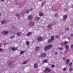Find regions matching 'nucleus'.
<instances>
[{"label": "nucleus", "instance_id": "nucleus-1", "mask_svg": "<svg viewBox=\"0 0 73 73\" xmlns=\"http://www.w3.org/2000/svg\"><path fill=\"white\" fill-rule=\"evenodd\" d=\"M54 40V36H52L51 37V39H49L48 41V43L50 44L51 42L53 41Z\"/></svg>", "mask_w": 73, "mask_h": 73}, {"label": "nucleus", "instance_id": "nucleus-2", "mask_svg": "<svg viewBox=\"0 0 73 73\" xmlns=\"http://www.w3.org/2000/svg\"><path fill=\"white\" fill-rule=\"evenodd\" d=\"M50 69H49V68H46L45 71V73H48L50 71Z\"/></svg>", "mask_w": 73, "mask_h": 73}, {"label": "nucleus", "instance_id": "nucleus-3", "mask_svg": "<svg viewBox=\"0 0 73 73\" xmlns=\"http://www.w3.org/2000/svg\"><path fill=\"white\" fill-rule=\"evenodd\" d=\"M8 31H4L2 32V34L3 35H7V34H8Z\"/></svg>", "mask_w": 73, "mask_h": 73}, {"label": "nucleus", "instance_id": "nucleus-4", "mask_svg": "<svg viewBox=\"0 0 73 73\" xmlns=\"http://www.w3.org/2000/svg\"><path fill=\"white\" fill-rule=\"evenodd\" d=\"M67 17H68V16L66 15H65L63 17V19L64 20H66L67 19Z\"/></svg>", "mask_w": 73, "mask_h": 73}, {"label": "nucleus", "instance_id": "nucleus-5", "mask_svg": "<svg viewBox=\"0 0 73 73\" xmlns=\"http://www.w3.org/2000/svg\"><path fill=\"white\" fill-rule=\"evenodd\" d=\"M37 40L38 41H41L42 40V38H41V37H38L37 38Z\"/></svg>", "mask_w": 73, "mask_h": 73}, {"label": "nucleus", "instance_id": "nucleus-6", "mask_svg": "<svg viewBox=\"0 0 73 73\" xmlns=\"http://www.w3.org/2000/svg\"><path fill=\"white\" fill-rule=\"evenodd\" d=\"M69 61H70V60H69V59H68L66 60L65 62L66 64H69Z\"/></svg>", "mask_w": 73, "mask_h": 73}, {"label": "nucleus", "instance_id": "nucleus-7", "mask_svg": "<svg viewBox=\"0 0 73 73\" xmlns=\"http://www.w3.org/2000/svg\"><path fill=\"white\" fill-rule=\"evenodd\" d=\"M52 47V45H49L48 46H47V48L48 49H50Z\"/></svg>", "mask_w": 73, "mask_h": 73}, {"label": "nucleus", "instance_id": "nucleus-8", "mask_svg": "<svg viewBox=\"0 0 73 73\" xmlns=\"http://www.w3.org/2000/svg\"><path fill=\"white\" fill-rule=\"evenodd\" d=\"M28 19L29 20L32 19V15H29L28 17Z\"/></svg>", "mask_w": 73, "mask_h": 73}, {"label": "nucleus", "instance_id": "nucleus-9", "mask_svg": "<svg viewBox=\"0 0 73 73\" xmlns=\"http://www.w3.org/2000/svg\"><path fill=\"white\" fill-rule=\"evenodd\" d=\"M46 56V54L45 53H44L42 54V57H45Z\"/></svg>", "mask_w": 73, "mask_h": 73}, {"label": "nucleus", "instance_id": "nucleus-10", "mask_svg": "<svg viewBox=\"0 0 73 73\" xmlns=\"http://www.w3.org/2000/svg\"><path fill=\"white\" fill-rule=\"evenodd\" d=\"M31 35H32V33H29L26 35V36H29Z\"/></svg>", "mask_w": 73, "mask_h": 73}, {"label": "nucleus", "instance_id": "nucleus-11", "mask_svg": "<svg viewBox=\"0 0 73 73\" xmlns=\"http://www.w3.org/2000/svg\"><path fill=\"white\" fill-rule=\"evenodd\" d=\"M34 68H36L38 66L37 64V63H35L34 64Z\"/></svg>", "mask_w": 73, "mask_h": 73}, {"label": "nucleus", "instance_id": "nucleus-12", "mask_svg": "<svg viewBox=\"0 0 73 73\" xmlns=\"http://www.w3.org/2000/svg\"><path fill=\"white\" fill-rule=\"evenodd\" d=\"M40 18L37 17H36L35 20L36 21H38L39 20H40Z\"/></svg>", "mask_w": 73, "mask_h": 73}, {"label": "nucleus", "instance_id": "nucleus-13", "mask_svg": "<svg viewBox=\"0 0 73 73\" xmlns=\"http://www.w3.org/2000/svg\"><path fill=\"white\" fill-rule=\"evenodd\" d=\"M12 66V65L11 64H10L7 67L8 68H11Z\"/></svg>", "mask_w": 73, "mask_h": 73}, {"label": "nucleus", "instance_id": "nucleus-14", "mask_svg": "<svg viewBox=\"0 0 73 73\" xmlns=\"http://www.w3.org/2000/svg\"><path fill=\"white\" fill-rule=\"evenodd\" d=\"M11 49L13 51L16 50H17V48H11Z\"/></svg>", "mask_w": 73, "mask_h": 73}, {"label": "nucleus", "instance_id": "nucleus-15", "mask_svg": "<svg viewBox=\"0 0 73 73\" xmlns=\"http://www.w3.org/2000/svg\"><path fill=\"white\" fill-rule=\"evenodd\" d=\"M39 16H44V15H43V14H42L41 13H40L39 14Z\"/></svg>", "mask_w": 73, "mask_h": 73}, {"label": "nucleus", "instance_id": "nucleus-16", "mask_svg": "<svg viewBox=\"0 0 73 73\" xmlns=\"http://www.w3.org/2000/svg\"><path fill=\"white\" fill-rule=\"evenodd\" d=\"M52 24H49L48 26V28H50V27H52Z\"/></svg>", "mask_w": 73, "mask_h": 73}, {"label": "nucleus", "instance_id": "nucleus-17", "mask_svg": "<svg viewBox=\"0 0 73 73\" xmlns=\"http://www.w3.org/2000/svg\"><path fill=\"white\" fill-rule=\"evenodd\" d=\"M48 60H43V62L44 63H46V62H47V61Z\"/></svg>", "mask_w": 73, "mask_h": 73}, {"label": "nucleus", "instance_id": "nucleus-18", "mask_svg": "<svg viewBox=\"0 0 73 73\" xmlns=\"http://www.w3.org/2000/svg\"><path fill=\"white\" fill-rule=\"evenodd\" d=\"M64 45H66L68 44V42H64Z\"/></svg>", "mask_w": 73, "mask_h": 73}, {"label": "nucleus", "instance_id": "nucleus-19", "mask_svg": "<svg viewBox=\"0 0 73 73\" xmlns=\"http://www.w3.org/2000/svg\"><path fill=\"white\" fill-rule=\"evenodd\" d=\"M30 25H33L34 23L32 22H31L30 23Z\"/></svg>", "mask_w": 73, "mask_h": 73}, {"label": "nucleus", "instance_id": "nucleus-20", "mask_svg": "<svg viewBox=\"0 0 73 73\" xmlns=\"http://www.w3.org/2000/svg\"><path fill=\"white\" fill-rule=\"evenodd\" d=\"M25 52V51H21L20 52V54H22L23 53H24Z\"/></svg>", "mask_w": 73, "mask_h": 73}, {"label": "nucleus", "instance_id": "nucleus-21", "mask_svg": "<svg viewBox=\"0 0 73 73\" xmlns=\"http://www.w3.org/2000/svg\"><path fill=\"white\" fill-rule=\"evenodd\" d=\"M69 48V47L68 46H66L65 47V48L66 49H68Z\"/></svg>", "mask_w": 73, "mask_h": 73}, {"label": "nucleus", "instance_id": "nucleus-22", "mask_svg": "<svg viewBox=\"0 0 73 73\" xmlns=\"http://www.w3.org/2000/svg\"><path fill=\"white\" fill-rule=\"evenodd\" d=\"M67 69V68H66L65 67L63 68V70H64V71H66V70Z\"/></svg>", "mask_w": 73, "mask_h": 73}, {"label": "nucleus", "instance_id": "nucleus-23", "mask_svg": "<svg viewBox=\"0 0 73 73\" xmlns=\"http://www.w3.org/2000/svg\"><path fill=\"white\" fill-rule=\"evenodd\" d=\"M47 49H48V48L47 47H46L44 48V50H45V51H46Z\"/></svg>", "mask_w": 73, "mask_h": 73}, {"label": "nucleus", "instance_id": "nucleus-24", "mask_svg": "<svg viewBox=\"0 0 73 73\" xmlns=\"http://www.w3.org/2000/svg\"><path fill=\"white\" fill-rule=\"evenodd\" d=\"M69 28L68 27L66 28L65 29L66 31H69Z\"/></svg>", "mask_w": 73, "mask_h": 73}, {"label": "nucleus", "instance_id": "nucleus-25", "mask_svg": "<svg viewBox=\"0 0 73 73\" xmlns=\"http://www.w3.org/2000/svg\"><path fill=\"white\" fill-rule=\"evenodd\" d=\"M17 35L18 36H20V33H17Z\"/></svg>", "mask_w": 73, "mask_h": 73}, {"label": "nucleus", "instance_id": "nucleus-26", "mask_svg": "<svg viewBox=\"0 0 73 73\" xmlns=\"http://www.w3.org/2000/svg\"><path fill=\"white\" fill-rule=\"evenodd\" d=\"M69 70L70 72V71H72V70H73V68H70Z\"/></svg>", "mask_w": 73, "mask_h": 73}, {"label": "nucleus", "instance_id": "nucleus-27", "mask_svg": "<svg viewBox=\"0 0 73 73\" xmlns=\"http://www.w3.org/2000/svg\"><path fill=\"white\" fill-rule=\"evenodd\" d=\"M35 50L37 51V50H38V47H37L36 48Z\"/></svg>", "mask_w": 73, "mask_h": 73}, {"label": "nucleus", "instance_id": "nucleus-28", "mask_svg": "<svg viewBox=\"0 0 73 73\" xmlns=\"http://www.w3.org/2000/svg\"><path fill=\"white\" fill-rule=\"evenodd\" d=\"M51 66V68H54L55 67V65L54 64H52Z\"/></svg>", "mask_w": 73, "mask_h": 73}, {"label": "nucleus", "instance_id": "nucleus-29", "mask_svg": "<svg viewBox=\"0 0 73 73\" xmlns=\"http://www.w3.org/2000/svg\"><path fill=\"white\" fill-rule=\"evenodd\" d=\"M72 65V62H70V63H69V66H71Z\"/></svg>", "mask_w": 73, "mask_h": 73}, {"label": "nucleus", "instance_id": "nucleus-30", "mask_svg": "<svg viewBox=\"0 0 73 73\" xmlns=\"http://www.w3.org/2000/svg\"><path fill=\"white\" fill-rule=\"evenodd\" d=\"M26 44L27 45H29V42H26Z\"/></svg>", "mask_w": 73, "mask_h": 73}, {"label": "nucleus", "instance_id": "nucleus-31", "mask_svg": "<svg viewBox=\"0 0 73 73\" xmlns=\"http://www.w3.org/2000/svg\"><path fill=\"white\" fill-rule=\"evenodd\" d=\"M58 49H60V50H62L63 49V48H58Z\"/></svg>", "mask_w": 73, "mask_h": 73}, {"label": "nucleus", "instance_id": "nucleus-32", "mask_svg": "<svg viewBox=\"0 0 73 73\" xmlns=\"http://www.w3.org/2000/svg\"><path fill=\"white\" fill-rule=\"evenodd\" d=\"M5 21H1V23L2 24H4L5 23Z\"/></svg>", "mask_w": 73, "mask_h": 73}, {"label": "nucleus", "instance_id": "nucleus-33", "mask_svg": "<svg viewBox=\"0 0 73 73\" xmlns=\"http://www.w3.org/2000/svg\"><path fill=\"white\" fill-rule=\"evenodd\" d=\"M27 63V61L23 63V64H26Z\"/></svg>", "mask_w": 73, "mask_h": 73}, {"label": "nucleus", "instance_id": "nucleus-34", "mask_svg": "<svg viewBox=\"0 0 73 73\" xmlns=\"http://www.w3.org/2000/svg\"><path fill=\"white\" fill-rule=\"evenodd\" d=\"M29 11H26L25 12L26 13H29Z\"/></svg>", "mask_w": 73, "mask_h": 73}, {"label": "nucleus", "instance_id": "nucleus-35", "mask_svg": "<svg viewBox=\"0 0 73 73\" xmlns=\"http://www.w3.org/2000/svg\"><path fill=\"white\" fill-rule=\"evenodd\" d=\"M16 16H17V17H19V15L17 14H16Z\"/></svg>", "mask_w": 73, "mask_h": 73}, {"label": "nucleus", "instance_id": "nucleus-36", "mask_svg": "<svg viewBox=\"0 0 73 73\" xmlns=\"http://www.w3.org/2000/svg\"><path fill=\"white\" fill-rule=\"evenodd\" d=\"M70 36H71V37H73V34H70Z\"/></svg>", "mask_w": 73, "mask_h": 73}, {"label": "nucleus", "instance_id": "nucleus-37", "mask_svg": "<svg viewBox=\"0 0 73 73\" xmlns=\"http://www.w3.org/2000/svg\"><path fill=\"white\" fill-rule=\"evenodd\" d=\"M32 8H31L30 10H29V11H32Z\"/></svg>", "mask_w": 73, "mask_h": 73}, {"label": "nucleus", "instance_id": "nucleus-38", "mask_svg": "<svg viewBox=\"0 0 73 73\" xmlns=\"http://www.w3.org/2000/svg\"><path fill=\"white\" fill-rule=\"evenodd\" d=\"M57 52H55L54 54H55L56 56V55H57Z\"/></svg>", "mask_w": 73, "mask_h": 73}, {"label": "nucleus", "instance_id": "nucleus-39", "mask_svg": "<svg viewBox=\"0 0 73 73\" xmlns=\"http://www.w3.org/2000/svg\"><path fill=\"white\" fill-rule=\"evenodd\" d=\"M70 46H71V48H73V44H72Z\"/></svg>", "mask_w": 73, "mask_h": 73}, {"label": "nucleus", "instance_id": "nucleus-40", "mask_svg": "<svg viewBox=\"0 0 73 73\" xmlns=\"http://www.w3.org/2000/svg\"><path fill=\"white\" fill-rule=\"evenodd\" d=\"M61 45H62V46H63L64 45V43H62L61 44Z\"/></svg>", "mask_w": 73, "mask_h": 73}, {"label": "nucleus", "instance_id": "nucleus-41", "mask_svg": "<svg viewBox=\"0 0 73 73\" xmlns=\"http://www.w3.org/2000/svg\"><path fill=\"white\" fill-rule=\"evenodd\" d=\"M68 40H70V37H68Z\"/></svg>", "mask_w": 73, "mask_h": 73}, {"label": "nucleus", "instance_id": "nucleus-42", "mask_svg": "<svg viewBox=\"0 0 73 73\" xmlns=\"http://www.w3.org/2000/svg\"><path fill=\"white\" fill-rule=\"evenodd\" d=\"M0 51H3V49L2 48H0Z\"/></svg>", "mask_w": 73, "mask_h": 73}, {"label": "nucleus", "instance_id": "nucleus-43", "mask_svg": "<svg viewBox=\"0 0 73 73\" xmlns=\"http://www.w3.org/2000/svg\"><path fill=\"white\" fill-rule=\"evenodd\" d=\"M57 16V14H56L55 15V17H56Z\"/></svg>", "mask_w": 73, "mask_h": 73}, {"label": "nucleus", "instance_id": "nucleus-44", "mask_svg": "<svg viewBox=\"0 0 73 73\" xmlns=\"http://www.w3.org/2000/svg\"><path fill=\"white\" fill-rule=\"evenodd\" d=\"M13 36H11V37H10V38H11V39H12V38H13Z\"/></svg>", "mask_w": 73, "mask_h": 73}, {"label": "nucleus", "instance_id": "nucleus-45", "mask_svg": "<svg viewBox=\"0 0 73 73\" xmlns=\"http://www.w3.org/2000/svg\"><path fill=\"white\" fill-rule=\"evenodd\" d=\"M56 38H58V36H56Z\"/></svg>", "mask_w": 73, "mask_h": 73}, {"label": "nucleus", "instance_id": "nucleus-46", "mask_svg": "<svg viewBox=\"0 0 73 73\" xmlns=\"http://www.w3.org/2000/svg\"><path fill=\"white\" fill-rule=\"evenodd\" d=\"M44 3H42V5H44Z\"/></svg>", "mask_w": 73, "mask_h": 73}, {"label": "nucleus", "instance_id": "nucleus-47", "mask_svg": "<svg viewBox=\"0 0 73 73\" xmlns=\"http://www.w3.org/2000/svg\"><path fill=\"white\" fill-rule=\"evenodd\" d=\"M1 46V44H0V47Z\"/></svg>", "mask_w": 73, "mask_h": 73}, {"label": "nucleus", "instance_id": "nucleus-48", "mask_svg": "<svg viewBox=\"0 0 73 73\" xmlns=\"http://www.w3.org/2000/svg\"><path fill=\"white\" fill-rule=\"evenodd\" d=\"M1 1H4V0H1Z\"/></svg>", "mask_w": 73, "mask_h": 73}, {"label": "nucleus", "instance_id": "nucleus-49", "mask_svg": "<svg viewBox=\"0 0 73 73\" xmlns=\"http://www.w3.org/2000/svg\"><path fill=\"white\" fill-rule=\"evenodd\" d=\"M63 60H65V58H63Z\"/></svg>", "mask_w": 73, "mask_h": 73}, {"label": "nucleus", "instance_id": "nucleus-50", "mask_svg": "<svg viewBox=\"0 0 73 73\" xmlns=\"http://www.w3.org/2000/svg\"><path fill=\"white\" fill-rule=\"evenodd\" d=\"M65 52H68V50H66Z\"/></svg>", "mask_w": 73, "mask_h": 73}, {"label": "nucleus", "instance_id": "nucleus-51", "mask_svg": "<svg viewBox=\"0 0 73 73\" xmlns=\"http://www.w3.org/2000/svg\"><path fill=\"white\" fill-rule=\"evenodd\" d=\"M39 1H41L42 0H38Z\"/></svg>", "mask_w": 73, "mask_h": 73}, {"label": "nucleus", "instance_id": "nucleus-52", "mask_svg": "<svg viewBox=\"0 0 73 73\" xmlns=\"http://www.w3.org/2000/svg\"><path fill=\"white\" fill-rule=\"evenodd\" d=\"M1 16V14L0 13V16Z\"/></svg>", "mask_w": 73, "mask_h": 73}]
</instances>
